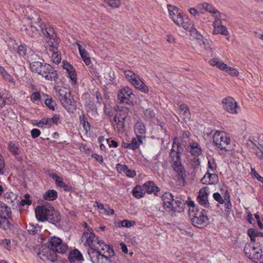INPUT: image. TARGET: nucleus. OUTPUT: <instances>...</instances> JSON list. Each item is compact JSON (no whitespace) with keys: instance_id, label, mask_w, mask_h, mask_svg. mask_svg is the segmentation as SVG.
Masks as SVG:
<instances>
[{"instance_id":"a18cd8bd","label":"nucleus","mask_w":263,"mask_h":263,"mask_svg":"<svg viewBox=\"0 0 263 263\" xmlns=\"http://www.w3.org/2000/svg\"><path fill=\"white\" fill-rule=\"evenodd\" d=\"M112 8H118L121 4L122 0H104Z\"/></svg>"},{"instance_id":"4468645a","label":"nucleus","mask_w":263,"mask_h":263,"mask_svg":"<svg viewBox=\"0 0 263 263\" xmlns=\"http://www.w3.org/2000/svg\"><path fill=\"white\" fill-rule=\"evenodd\" d=\"M47 43L49 46V51L50 52L48 53V54L49 55L51 54L50 58L52 62L56 64H59L61 61V54L59 53L57 44L54 45L53 43L50 39Z\"/></svg>"},{"instance_id":"f704fd0d","label":"nucleus","mask_w":263,"mask_h":263,"mask_svg":"<svg viewBox=\"0 0 263 263\" xmlns=\"http://www.w3.org/2000/svg\"><path fill=\"white\" fill-rule=\"evenodd\" d=\"M79 119L81 124H82L83 125L84 129L86 133H87L90 129V125L89 122H88L87 119L86 118L84 114H82L80 116Z\"/></svg>"},{"instance_id":"2f4dec72","label":"nucleus","mask_w":263,"mask_h":263,"mask_svg":"<svg viewBox=\"0 0 263 263\" xmlns=\"http://www.w3.org/2000/svg\"><path fill=\"white\" fill-rule=\"evenodd\" d=\"M8 147L9 151L14 155H19L21 152L18 144L15 142L10 141Z\"/></svg>"},{"instance_id":"b1692460","label":"nucleus","mask_w":263,"mask_h":263,"mask_svg":"<svg viewBox=\"0 0 263 263\" xmlns=\"http://www.w3.org/2000/svg\"><path fill=\"white\" fill-rule=\"evenodd\" d=\"M185 23H186L187 28H184L186 30H189L190 32V35L197 40H200L202 39V35L194 27L195 25L192 24V22L189 20Z\"/></svg>"},{"instance_id":"4c0bfd02","label":"nucleus","mask_w":263,"mask_h":263,"mask_svg":"<svg viewBox=\"0 0 263 263\" xmlns=\"http://www.w3.org/2000/svg\"><path fill=\"white\" fill-rule=\"evenodd\" d=\"M206 175H209V180L208 181L209 184H216L218 182V176L216 174H212L208 171Z\"/></svg>"},{"instance_id":"20e7f679","label":"nucleus","mask_w":263,"mask_h":263,"mask_svg":"<svg viewBox=\"0 0 263 263\" xmlns=\"http://www.w3.org/2000/svg\"><path fill=\"white\" fill-rule=\"evenodd\" d=\"M36 219L40 221H47L56 225L61 220L60 213L48 202L42 205H38L35 210Z\"/></svg>"},{"instance_id":"1a4fd4ad","label":"nucleus","mask_w":263,"mask_h":263,"mask_svg":"<svg viewBox=\"0 0 263 263\" xmlns=\"http://www.w3.org/2000/svg\"><path fill=\"white\" fill-rule=\"evenodd\" d=\"M246 255L255 263H263V251L253 244H247L243 249Z\"/></svg>"},{"instance_id":"aec40b11","label":"nucleus","mask_w":263,"mask_h":263,"mask_svg":"<svg viewBox=\"0 0 263 263\" xmlns=\"http://www.w3.org/2000/svg\"><path fill=\"white\" fill-rule=\"evenodd\" d=\"M85 101V105L87 111H96L97 108L95 103V98L91 97L88 93H85L82 96Z\"/></svg>"},{"instance_id":"9b49d317","label":"nucleus","mask_w":263,"mask_h":263,"mask_svg":"<svg viewBox=\"0 0 263 263\" xmlns=\"http://www.w3.org/2000/svg\"><path fill=\"white\" fill-rule=\"evenodd\" d=\"M98 247H93L88 249V254L93 263H105L108 261L107 255H105L98 250Z\"/></svg>"},{"instance_id":"e2e57ef3","label":"nucleus","mask_w":263,"mask_h":263,"mask_svg":"<svg viewBox=\"0 0 263 263\" xmlns=\"http://www.w3.org/2000/svg\"><path fill=\"white\" fill-rule=\"evenodd\" d=\"M5 167V161L3 157L0 154V173L2 174Z\"/></svg>"},{"instance_id":"473e14b6","label":"nucleus","mask_w":263,"mask_h":263,"mask_svg":"<svg viewBox=\"0 0 263 263\" xmlns=\"http://www.w3.org/2000/svg\"><path fill=\"white\" fill-rule=\"evenodd\" d=\"M145 193L143 186L137 185L133 190V196L138 199L143 197Z\"/></svg>"},{"instance_id":"6e6552de","label":"nucleus","mask_w":263,"mask_h":263,"mask_svg":"<svg viewBox=\"0 0 263 263\" xmlns=\"http://www.w3.org/2000/svg\"><path fill=\"white\" fill-rule=\"evenodd\" d=\"M167 8L169 12V16L170 18L180 27L183 28H187L186 23L189 21L187 17H185L182 11L177 7L171 4L167 5Z\"/></svg>"},{"instance_id":"680f3d73","label":"nucleus","mask_w":263,"mask_h":263,"mask_svg":"<svg viewBox=\"0 0 263 263\" xmlns=\"http://www.w3.org/2000/svg\"><path fill=\"white\" fill-rule=\"evenodd\" d=\"M91 157L95 158L100 163H103V158L101 155H98L97 154H92Z\"/></svg>"},{"instance_id":"a211bd4d","label":"nucleus","mask_w":263,"mask_h":263,"mask_svg":"<svg viewBox=\"0 0 263 263\" xmlns=\"http://www.w3.org/2000/svg\"><path fill=\"white\" fill-rule=\"evenodd\" d=\"M68 96L69 97L61 100V103L68 112L73 113L77 109L76 102L73 98H70L69 94Z\"/></svg>"},{"instance_id":"3c124183","label":"nucleus","mask_w":263,"mask_h":263,"mask_svg":"<svg viewBox=\"0 0 263 263\" xmlns=\"http://www.w3.org/2000/svg\"><path fill=\"white\" fill-rule=\"evenodd\" d=\"M45 103L48 107L52 110H54V105L55 103L53 101L52 99H47Z\"/></svg>"},{"instance_id":"423d86ee","label":"nucleus","mask_w":263,"mask_h":263,"mask_svg":"<svg viewBox=\"0 0 263 263\" xmlns=\"http://www.w3.org/2000/svg\"><path fill=\"white\" fill-rule=\"evenodd\" d=\"M189 215L193 225L199 228H203L208 223L207 211L198 206L189 209Z\"/></svg>"},{"instance_id":"13d9d810","label":"nucleus","mask_w":263,"mask_h":263,"mask_svg":"<svg viewBox=\"0 0 263 263\" xmlns=\"http://www.w3.org/2000/svg\"><path fill=\"white\" fill-rule=\"evenodd\" d=\"M41 134V132L37 128H34L31 130V135L32 138L38 137Z\"/></svg>"},{"instance_id":"603ef678","label":"nucleus","mask_w":263,"mask_h":263,"mask_svg":"<svg viewBox=\"0 0 263 263\" xmlns=\"http://www.w3.org/2000/svg\"><path fill=\"white\" fill-rule=\"evenodd\" d=\"M58 93L59 96V99L60 100V102H61V100L63 99V100H65V99H66L68 98L67 92H66L64 90L62 89H59L58 91Z\"/></svg>"},{"instance_id":"774afa93","label":"nucleus","mask_w":263,"mask_h":263,"mask_svg":"<svg viewBox=\"0 0 263 263\" xmlns=\"http://www.w3.org/2000/svg\"><path fill=\"white\" fill-rule=\"evenodd\" d=\"M31 99L33 100H39L41 99V95L39 92H34L31 95Z\"/></svg>"},{"instance_id":"f8f14e48","label":"nucleus","mask_w":263,"mask_h":263,"mask_svg":"<svg viewBox=\"0 0 263 263\" xmlns=\"http://www.w3.org/2000/svg\"><path fill=\"white\" fill-rule=\"evenodd\" d=\"M36 54H32L30 60V66L31 71L39 74H42L43 71L46 69V66L48 64H43L39 61H35L36 59L38 58Z\"/></svg>"},{"instance_id":"052dcab7","label":"nucleus","mask_w":263,"mask_h":263,"mask_svg":"<svg viewBox=\"0 0 263 263\" xmlns=\"http://www.w3.org/2000/svg\"><path fill=\"white\" fill-rule=\"evenodd\" d=\"M48 118H42L37 124L36 125L39 127H42L44 125H46L48 123Z\"/></svg>"},{"instance_id":"37998d69","label":"nucleus","mask_w":263,"mask_h":263,"mask_svg":"<svg viewBox=\"0 0 263 263\" xmlns=\"http://www.w3.org/2000/svg\"><path fill=\"white\" fill-rule=\"evenodd\" d=\"M135 87L140 90L144 93H147L148 92V88L145 85V83H133Z\"/></svg>"},{"instance_id":"2eb2a0df","label":"nucleus","mask_w":263,"mask_h":263,"mask_svg":"<svg viewBox=\"0 0 263 263\" xmlns=\"http://www.w3.org/2000/svg\"><path fill=\"white\" fill-rule=\"evenodd\" d=\"M224 109L231 114H236L238 108L237 104L234 99L230 97H228L222 100Z\"/></svg>"},{"instance_id":"412c9836","label":"nucleus","mask_w":263,"mask_h":263,"mask_svg":"<svg viewBox=\"0 0 263 263\" xmlns=\"http://www.w3.org/2000/svg\"><path fill=\"white\" fill-rule=\"evenodd\" d=\"M214 29L213 34H221L223 35H227L229 34L228 31L226 26L221 24L220 18L215 19L213 22Z\"/></svg>"},{"instance_id":"393cba45","label":"nucleus","mask_w":263,"mask_h":263,"mask_svg":"<svg viewBox=\"0 0 263 263\" xmlns=\"http://www.w3.org/2000/svg\"><path fill=\"white\" fill-rule=\"evenodd\" d=\"M187 149L192 156L195 157L199 156L202 153V150L199 144L196 142L192 141L190 142Z\"/></svg>"},{"instance_id":"5fc2aeb1","label":"nucleus","mask_w":263,"mask_h":263,"mask_svg":"<svg viewBox=\"0 0 263 263\" xmlns=\"http://www.w3.org/2000/svg\"><path fill=\"white\" fill-rule=\"evenodd\" d=\"M226 72L232 76H236L238 74V71L236 69L228 66L226 70Z\"/></svg>"},{"instance_id":"f257e3e1","label":"nucleus","mask_w":263,"mask_h":263,"mask_svg":"<svg viewBox=\"0 0 263 263\" xmlns=\"http://www.w3.org/2000/svg\"><path fill=\"white\" fill-rule=\"evenodd\" d=\"M37 22L34 26L29 18L24 21L23 24L21 27V31L23 35L32 37L39 32L43 34L45 36L50 38V40L54 39L56 36L54 30L50 27H47L40 18H37Z\"/></svg>"},{"instance_id":"de8ad7c7","label":"nucleus","mask_w":263,"mask_h":263,"mask_svg":"<svg viewBox=\"0 0 263 263\" xmlns=\"http://www.w3.org/2000/svg\"><path fill=\"white\" fill-rule=\"evenodd\" d=\"M179 110L180 111L183 112V114L185 116L189 114V108L185 103H181L179 105Z\"/></svg>"},{"instance_id":"a19ab883","label":"nucleus","mask_w":263,"mask_h":263,"mask_svg":"<svg viewBox=\"0 0 263 263\" xmlns=\"http://www.w3.org/2000/svg\"><path fill=\"white\" fill-rule=\"evenodd\" d=\"M80 54L85 64L89 65L91 63V61L88 52L85 49H83L82 52H80Z\"/></svg>"},{"instance_id":"4be33fe9","label":"nucleus","mask_w":263,"mask_h":263,"mask_svg":"<svg viewBox=\"0 0 263 263\" xmlns=\"http://www.w3.org/2000/svg\"><path fill=\"white\" fill-rule=\"evenodd\" d=\"M142 186L145 193H147L148 194L153 193L155 196L157 195L158 192L160 191L159 187L153 181H148L143 184Z\"/></svg>"},{"instance_id":"cd10ccee","label":"nucleus","mask_w":263,"mask_h":263,"mask_svg":"<svg viewBox=\"0 0 263 263\" xmlns=\"http://www.w3.org/2000/svg\"><path fill=\"white\" fill-rule=\"evenodd\" d=\"M137 138V139L133 138L132 141L130 143H128L129 149L135 151L139 147L140 144L142 143V139L143 137L142 136H138Z\"/></svg>"},{"instance_id":"8fccbe9b","label":"nucleus","mask_w":263,"mask_h":263,"mask_svg":"<svg viewBox=\"0 0 263 263\" xmlns=\"http://www.w3.org/2000/svg\"><path fill=\"white\" fill-rule=\"evenodd\" d=\"M224 211L226 213L227 215H230L231 213V209H232V203L231 202V200H229V201L224 202Z\"/></svg>"},{"instance_id":"338daca9","label":"nucleus","mask_w":263,"mask_h":263,"mask_svg":"<svg viewBox=\"0 0 263 263\" xmlns=\"http://www.w3.org/2000/svg\"><path fill=\"white\" fill-rule=\"evenodd\" d=\"M50 119L52 120L53 124L57 125L60 120V115L58 114H55L52 118H50Z\"/></svg>"},{"instance_id":"7c9ffc66","label":"nucleus","mask_w":263,"mask_h":263,"mask_svg":"<svg viewBox=\"0 0 263 263\" xmlns=\"http://www.w3.org/2000/svg\"><path fill=\"white\" fill-rule=\"evenodd\" d=\"M135 133L138 136H142L145 133V127L142 122H137L134 127Z\"/></svg>"},{"instance_id":"c03bdc74","label":"nucleus","mask_w":263,"mask_h":263,"mask_svg":"<svg viewBox=\"0 0 263 263\" xmlns=\"http://www.w3.org/2000/svg\"><path fill=\"white\" fill-rule=\"evenodd\" d=\"M116 128L118 133H123L125 130V121L118 119L116 124Z\"/></svg>"},{"instance_id":"ea45409f","label":"nucleus","mask_w":263,"mask_h":263,"mask_svg":"<svg viewBox=\"0 0 263 263\" xmlns=\"http://www.w3.org/2000/svg\"><path fill=\"white\" fill-rule=\"evenodd\" d=\"M125 76L128 81L130 82H138V80L137 79L135 74L130 70H126L124 72Z\"/></svg>"},{"instance_id":"39448f33","label":"nucleus","mask_w":263,"mask_h":263,"mask_svg":"<svg viewBox=\"0 0 263 263\" xmlns=\"http://www.w3.org/2000/svg\"><path fill=\"white\" fill-rule=\"evenodd\" d=\"M161 199L163 201V206H160L157 209L161 212H182L185 207V204L184 203L183 200L180 197H176L174 198V196L170 192H165L161 196Z\"/></svg>"},{"instance_id":"72a5a7b5","label":"nucleus","mask_w":263,"mask_h":263,"mask_svg":"<svg viewBox=\"0 0 263 263\" xmlns=\"http://www.w3.org/2000/svg\"><path fill=\"white\" fill-rule=\"evenodd\" d=\"M248 235L251 238L252 241H255V238L258 237H263V233L258 232L254 229H249L247 232Z\"/></svg>"},{"instance_id":"7ed1b4c3","label":"nucleus","mask_w":263,"mask_h":263,"mask_svg":"<svg viewBox=\"0 0 263 263\" xmlns=\"http://www.w3.org/2000/svg\"><path fill=\"white\" fill-rule=\"evenodd\" d=\"M48 247L49 249L43 250L39 253L42 259L50 260L52 262L57 260L56 252L64 253L67 249L65 243H62V240L58 237H53L49 239Z\"/></svg>"},{"instance_id":"e433bc0d","label":"nucleus","mask_w":263,"mask_h":263,"mask_svg":"<svg viewBox=\"0 0 263 263\" xmlns=\"http://www.w3.org/2000/svg\"><path fill=\"white\" fill-rule=\"evenodd\" d=\"M250 141L256 147L257 150H255V153L257 156L260 159L263 160V145L262 144L258 143V145L254 142L250 140Z\"/></svg>"},{"instance_id":"0e129e2a","label":"nucleus","mask_w":263,"mask_h":263,"mask_svg":"<svg viewBox=\"0 0 263 263\" xmlns=\"http://www.w3.org/2000/svg\"><path fill=\"white\" fill-rule=\"evenodd\" d=\"M190 13L194 16H199L202 13L199 12L197 9L194 8H191L189 10Z\"/></svg>"},{"instance_id":"c85d7f7f","label":"nucleus","mask_w":263,"mask_h":263,"mask_svg":"<svg viewBox=\"0 0 263 263\" xmlns=\"http://www.w3.org/2000/svg\"><path fill=\"white\" fill-rule=\"evenodd\" d=\"M58 198V193L54 190H49L45 192L43 198L47 201H53Z\"/></svg>"},{"instance_id":"a878e982","label":"nucleus","mask_w":263,"mask_h":263,"mask_svg":"<svg viewBox=\"0 0 263 263\" xmlns=\"http://www.w3.org/2000/svg\"><path fill=\"white\" fill-rule=\"evenodd\" d=\"M203 9L211 13L216 17V19L221 18V13L211 4L204 3L202 4Z\"/></svg>"},{"instance_id":"9d476101","label":"nucleus","mask_w":263,"mask_h":263,"mask_svg":"<svg viewBox=\"0 0 263 263\" xmlns=\"http://www.w3.org/2000/svg\"><path fill=\"white\" fill-rule=\"evenodd\" d=\"M11 215V211L10 207L5 203L0 201V228L7 230L10 228L11 225L8 220Z\"/></svg>"},{"instance_id":"69168bd1","label":"nucleus","mask_w":263,"mask_h":263,"mask_svg":"<svg viewBox=\"0 0 263 263\" xmlns=\"http://www.w3.org/2000/svg\"><path fill=\"white\" fill-rule=\"evenodd\" d=\"M104 114L109 118H111L113 115L112 112L110 111V109L105 105L104 108Z\"/></svg>"},{"instance_id":"bf43d9fd","label":"nucleus","mask_w":263,"mask_h":263,"mask_svg":"<svg viewBox=\"0 0 263 263\" xmlns=\"http://www.w3.org/2000/svg\"><path fill=\"white\" fill-rule=\"evenodd\" d=\"M106 141L110 147L116 148L118 146V142L114 140H109L108 139H106Z\"/></svg>"},{"instance_id":"0eeeda50","label":"nucleus","mask_w":263,"mask_h":263,"mask_svg":"<svg viewBox=\"0 0 263 263\" xmlns=\"http://www.w3.org/2000/svg\"><path fill=\"white\" fill-rule=\"evenodd\" d=\"M213 139L214 143L220 149L230 151L233 149L230 137L223 131H216L213 136Z\"/></svg>"},{"instance_id":"49530a36","label":"nucleus","mask_w":263,"mask_h":263,"mask_svg":"<svg viewBox=\"0 0 263 263\" xmlns=\"http://www.w3.org/2000/svg\"><path fill=\"white\" fill-rule=\"evenodd\" d=\"M27 50L26 45H21L17 48V52L20 55L24 57L26 54Z\"/></svg>"},{"instance_id":"c9c22d12","label":"nucleus","mask_w":263,"mask_h":263,"mask_svg":"<svg viewBox=\"0 0 263 263\" xmlns=\"http://www.w3.org/2000/svg\"><path fill=\"white\" fill-rule=\"evenodd\" d=\"M50 177H51L52 179L55 181L57 185L61 188H63L64 185L66 184L62 181V178L59 176L57 174H50Z\"/></svg>"},{"instance_id":"58836bf2","label":"nucleus","mask_w":263,"mask_h":263,"mask_svg":"<svg viewBox=\"0 0 263 263\" xmlns=\"http://www.w3.org/2000/svg\"><path fill=\"white\" fill-rule=\"evenodd\" d=\"M67 71L69 74V78H70L72 82H77V74L73 66H68V68H67Z\"/></svg>"},{"instance_id":"864d4df0","label":"nucleus","mask_w":263,"mask_h":263,"mask_svg":"<svg viewBox=\"0 0 263 263\" xmlns=\"http://www.w3.org/2000/svg\"><path fill=\"white\" fill-rule=\"evenodd\" d=\"M213 196L214 199L219 203L223 204L224 203V200H223L222 196L219 193H214Z\"/></svg>"},{"instance_id":"f3484780","label":"nucleus","mask_w":263,"mask_h":263,"mask_svg":"<svg viewBox=\"0 0 263 263\" xmlns=\"http://www.w3.org/2000/svg\"><path fill=\"white\" fill-rule=\"evenodd\" d=\"M83 237L86 239L84 245L88 246L89 248L96 247L93 243L96 235L92 229L88 228L86 230H84Z\"/></svg>"},{"instance_id":"c756f323","label":"nucleus","mask_w":263,"mask_h":263,"mask_svg":"<svg viewBox=\"0 0 263 263\" xmlns=\"http://www.w3.org/2000/svg\"><path fill=\"white\" fill-rule=\"evenodd\" d=\"M210 64L214 66H216L220 70L226 71L228 66L225 63H223L217 58H213L209 61Z\"/></svg>"},{"instance_id":"09e8293b","label":"nucleus","mask_w":263,"mask_h":263,"mask_svg":"<svg viewBox=\"0 0 263 263\" xmlns=\"http://www.w3.org/2000/svg\"><path fill=\"white\" fill-rule=\"evenodd\" d=\"M135 221L134 220H123L121 221V224L122 227H126V228H130L134 225L135 224Z\"/></svg>"},{"instance_id":"4d7b16f0","label":"nucleus","mask_w":263,"mask_h":263,"mask_svg":"<svg viewBox=\"0 0 263 263\" xmlns=\"http://www.w3.org/2000/svg\"><path fill=\"white\" fill-rule=\"evenodd\" d=\"M208 168L212 172H214L217 167V165L214 159H213V162L210 160L208 161Z\"/></svg>"},{"instance_id":"79ce46f5","label":"nucleus","mask_w":263,"mask_h":263,"mask_svg":"<svg viewBox=\"0 0 263 263\" xmlns=\"http://www.w3.org/2000/svg\"><path fill=\"white\" fill-rule=\"evenodd\" d=\"M155 117V113L153 109L148 108L146 109L144 112V117L146 120H151Z\"/></svg>"},{"instance_id":"dca6fc26","label":"nucleus","mask_w":263,"mask_h":263,"mask_svg":"<svg viewBox=\"0 0 263 263\" xmlns=\"http://www.w3.org/2000/svg\"><path fill=\"white\" fill-rule=\"evenodd\" d=\"M209 187H204L199 191V194L197 197L198 202L204 208H208L210 206L208 201Z\"/></svg>"},{"instance_id":"ddd939ff","label":"nucleus","mask_w":263,"mask_h":263,"mask_svg":"<svg viewBox=\"0 0 263 263\" xmlns=\"http://www.w3.org/2000/svg\"><path fill=\"white\" fill-rule=\"evenodd\" d=\"M133 95V91L128 87L120 89L117 95V100L120 103L129 104L131 101L130 99Z\"/></svg>"},{"instance_id":"5701e85b","label":"nucleus","mask_w":263,"mask_h":263,"mask_svg":"<svg viewBox=\"0 0 263 263\" xmlns=\"http://www.w3.org/2000/svg\"><path fill=\"white\" fill-rule=\"evenodd\" d=\"M114 109L116 112V117H118V119L125 121L129 113V108L126 107L116 106Z\"/></svg>"},{"instance_id":"f03ea898","label":"nucleus","mask_w":263,"mask_h":263,"mask_svg":"<svg viewBox=\"0 0 263 263\" xmlns=\"http://www.w3.org/2000/svg\"><path fill=\"white\" fill-rule=\"evenodd\" d=\"M177 140V138H176L173 142L172 147L169 153V161L172 167L177 174L178 179L184 181L186 176V171L181 163V159L183 148Z\"/></svg>"},{"instance_id":"6e6d98bb","label":"nucleus","mask_w":263,"mask_h":263,"mask_svg":"<svg viewBox=\"0 0 263 263\" xmlns=\"http://www.w3.org/2000/svg\"><path fill=\"white\" fill-rule=\"evenodd\" d=\"M124 173L128 177H134L136 175V173L135 170H130L127 166V169H125Z\"/></svg>"},{"instance_id":"6ab92c4d","label":"nucleus","mask_w":263,"mask_h":263,"mask_svg":"<svg viewBox=\"0 0 263 263\" xmlns=\"http://www.w3.org/2000/svg\"><path fill=\"white\" fill-rule=\"evenodd\" d=\"M46 69H45L41 76L47 81H56L58 79L57 71L49 64L46 66Z\"/></svg>"},{"instance_id":"bb28decb","label":"nucleus","mask_w":263,"mask_h":263,"mask_svg":"<svg viewBox=\"0 0 263 263\" xmlns=\"http://www.w3.org/2000/svg\"><path fill=\"white\" fill-rule=\"evenodd\" d=\"M68 259L70 262L84 260L81 253L78 249H74L71 251L68 255Z\"/></svg>"}]
</instances>
